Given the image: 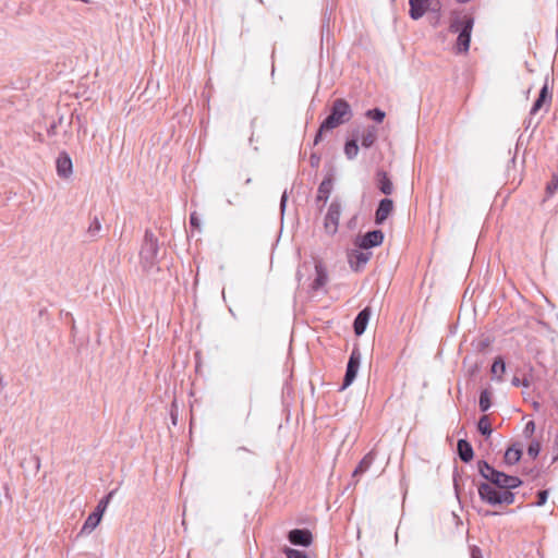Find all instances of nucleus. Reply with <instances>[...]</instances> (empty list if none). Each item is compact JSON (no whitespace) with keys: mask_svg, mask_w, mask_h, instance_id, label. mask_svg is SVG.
Wrapping results in <instances>:
<instances>
[{"mask_svg":"<svg viewBox=\"0 0 558 558\" xmlns=\"http://www.w3.org/2000/svg\"><path fill=\"white\" fill-rule=\"evenodd\" d=\"M494 379L497 381H502V374L506 372V362L502 356L495 357L492 369H490Z\"/></svg>","mask_w":558,"mask_h":558,"instance_id":"a878e982","label":"nucleus"},{"mask_svg":"<svg viewBox=\"0 0 558 558\" xmlns=\"http://www.w3.org/2000/svg\"><path fill=\"white\" fill-rule=\"evenodd\" d=\"M190 226L194 229H199L201 222L196 213L190 215Z\"/></svg>","mask_w":558,"mask_h":558,"instance_id":"58836bf2","label":"nucleus"},{"mask_svg":"<svg viewBox=\"0 0 558 558\" xmlns=\"http://www.w3.org/2000/svg\"><path fill=\"white\" fill-rule=\"evenodd\" d=\"M320 155L317 153H312L310 156V165L312 168H318L320 165Z\"/></svg>","mask_w":558,"mask_h":558,"instance_id":"e433bc0d","label":"nucleus"},{"mask_svg":"<svg viewBox=\"0 0 558 558\" xmlns=\"http://www.w3.org/2000/svg\"><path fill=\"white\" fill-rule=\"evenodd\" d=\"M377 140V128L374 125L367 126V129L364 131L361 144L364 148H371Z\"/></svg>","mask_w":558,"mask_h":558,"instance_id":"b1692460","label":"nucleus"},{"mask_svg":"<svg viewBox=\"0 0 558 558\" xmlns=\"http://www.w3.org/2000/svg\"><path fill=\"white\" fill-rule=\"evenodd\" d=\"M227 202H228L229 205H233V201L228 199Z\"/></svg>","mask_w":558,"mask_h":558,"instance_id":"4d7b16f0","label":"nucleus"},{"mask_svg":"<svg viewBox=\"0 0 558 558\" xmlns=\"http://www.w3.org/2000/svg\"><path fill=\"white\" fill-rule=\"evenodd\" d=\"M547 81H548V78L546 77L545 83L538 93V97L535 99V101L532 105V108L530 110V116L536 114L544 107V105L550 104L551 93L549 92Z\"/></svg>","mask_w":558,"mask_h":558,"instance_id":"dca6fc26","label":"nucleus"},{"mask_svg":"<svg viewBox=\"0 0 558 558\" xmlns=\"http://www.w3.org/2000/svg\"><path fill=\"white\" fill-rule=\"evenodd\" d=\"M477 430L485 437H489L493 433L492 424L488 415H482L477 422Z\"/></svg>","mask_w":558,"mask_h":558,"instance_id":"bb28decb","label":"nucleus"},{"mask_svg":"<svg viewBox=\"0 0 558 558\" xmlns=\"http://www.w3.org/2000/svg\"><path fill=\"white\" fill-rule=\"evenodd\" d=\"M352 116L349 102L343 98H337L331 104L329 114L323 120V128L333 130L350 121Z\"/></svg>","mask_w":558,"mask_h":558,"instance_id":"7ed1b4c3","label":"nucleus"},{"mask_svg":"<svg viewBox=\"0 0 558 558\" xmlns=\"http://www.w3.org/2000/svg\"><path fill=\"white\" fill-rule=\"evenodd\" d=\"M365 116L377 123H381L386 117V113L380 108H373L368 109Z\"/></svg>","mask_w":558,"mask_h":558,"instance_id":"7c9ffc66","label":"nucleus"},{"mask_svg":"<svg viewBox=\"0 0 558 558\" xmlns=\"http://www.w3.org/2000/svg\"><path fill=\"white\" fill-rule=\"evenodd\" d=\"M409 15L412 20H420L429 8V0H409Z\"/></svg>","mask_w":558,"mask_h":558,"instance_id":"a211bd4d","label":"nucleus"},{"mask_svg":"<svg viewBox=\"0 0 558 558\" xmlns=\"http://www.w3.org/2000/svg\"><path fill=\"white\" fill-rule=\"evenodd\" d=\"M525 129H529L532 124V118H530L527 121H525Z\"/></svg>","mask_w":558,"mask_h":558,"instance_id":"5fc2aeb1","label":"nucleus"},{"mask_svg":"<svg viewBox=\"0 0 558 558\" xmlns=\"http://www.w3.org/2000/svg\"><path fill=\"white\" fill-rule=\"evenodd\" d=\"M238 450L239 451H248V449H246L245 447H239Z\"/></svg>","mask_w":558,"mask_h":558,"instance_id":"6e6d98bb","label":"nucleus"},{"mask_svg":"<svg viewBox=\"0 0 558 558\" xmlns=\"http://www.w3.org/2000/svg\"><path fill=\"white\" fill-rule=\"evenodd\" d=\"M523 473L526 475H532L533 477L538 476V471H536L535 469H529V470L524 469Z\"/></svg>","mask_w":558,"mask_h":558,"instance_id":"de8ad7c7","label":"nucleus"},{"mask_svg":"<svg viewBox=\"0 0 558 558\" xmlns=\"http://www.w3.org/2000/svg\"><path fill=\"white\" fill-rule=\"evenodd\" d=\"M287 202H288V194H287V191H284L282 193V195H281V198H280V209H281L282 213L286 209Z\"/></svg>","mask_w":558,"mask_h":558,"instance_id":"a19ab883","label":"nucleus"},{"mask_svg":"<svg viewBox=\"0 0 558 558\" xmlns=\"http://www.w3.org/2000/svg\"><path fill=\"white\" fill-rule=\"evenodd\" d=\"M372 257L371 252H364V250H352L348 253V262L351 267V269L355 272L361 271L366 263Z\"/></svg>","mask_w":558,"mask_h":558,"instance_id":"9d476101","label":"nucleus"},{"mask_svg":"<svg viewBox=\"0 0 558 558\" xmlns=\"http://www.w3.org/2000/svg\"><path fill=\"white\" fill-rule=\"evenodd\" d=\"M246 184L251 183V179L248 178L246 181H245Z\"/></svg>","mask_w":558,"mask_h":558,"instance_id":"13d9d810","label":"nucleus"},{"mask_svg":"<svg viewBox=\"0 0 558 558\" xmlns=\"http://www.w3.org/2000/svg\"><path fill=\"white\" fill-rule=\"evenodd\" d=\"M492 407V393L488 389H483L480 393L478 408L485 413Z\"/></svg>","mask_w":558,"mask_h":558,"instance_id":"cd10ccee","label":"nucleus"},{"mask_svg":"<svg viewBox=\"0 0 558 558\" xmlns=\"http://www.w3.org/2000/svg\"><path fill=\"white\" fill-rule=\"evenodd\" d=\"M480 368H481V364H478V363H475L473 366H471L469 369L470 376L471 377L475 376L478 373Z\"/></svg>","mask_w":558,"mask_h":558,"instance_id":"37998d69","label":"nucleus"},{"mask_svg":"<svg viewBox=\"0 0 558 558\" xmlns=\"http://www.w3.org/2000/svg\"><path fill=\"white\" fill-rule=\"evenodd\" d=\"M558 191V173H554L551 180L546 185V195L553 196Z\"/></svg>","mask_w":558,"mask_h":558,"instance_id":"473e14b6","label":"nucleus"},{"mask_svg":"<svg viewBox=\"0 0 558 558\" xmlns=\"http://www.w3.org/2000/svg\"><path fill=\"white\" fill-rule=\"evenodd\" d=\"M102 515L96 512L95 510L87 517L85 520L80 534H89L92 533L100 523Z\"/></svg>","mask_w":558,"mask_h":558,"instance_id":"4be33fe9","label":"nucleus"},{"mask_svg":"<svg viewBox=\"0 0 558 558\" xmlns=\"http://www.w3.org/2000/svg\"><path fill=\"white\" fill-rule=\"evenodd\" d=\"M356 222H357V216L354 215L347 223L348 228L349 229H354L356 227Z\"/></svg>","mask_w":558,"mask_h":558,"instance_id":"c03bdc74","label":"nucleus"},{"mask_svg":"<svg viewBox=\"0 0 558 558\" xmlns=\"http://www.w3.org/2000/svg\"><path fill=\"white\" fill-rule=\"evenodd\" d=\"M328 131H331V130L330 129H324L323 128V122H322L319 128H318V130H317V132H316V134H315L313 145L314 146L318 145L322 142V140H323V134L325 132H328Z\"/></svg>","mask_w":558,"mask_h":558,"instance_id":"c9c22d12","label":"nucleus"},{"mask_svg":"<svg viewBox=\"0 0 558 558\" xmlns=\"http://www.w3.org/2000/svg\"><path fill=\"white\" fill-rule=\"evenodd\" d=\"M530 380L526 376H524L522 379H521V386L523 387H530Z\"/></svg>","mask_w":558,"mask_h":558,"instance_id":"3c124183","label":"nucleus"},{"mask_svg":"<svg viewBox=\"0 0 558 558\" xmlns=\"http://www.w3.org/2000/svg\"><path fill=\"white\" fill-rule=\"evenodd\" d=\"M458 456L462 462L469 463L474 458V450L470 441L466 439H459L457 442Z\"/></svg>","mask_w":558,"mask_h":558,"instance_id":"aec40b11","label":"nucleus"},{"mask_svg":"<svg viewBox=\"0 0 558 558\" xmlns=\"http://www.w3.org/2000/svg\"><path fill=\"white\" fill-rule=\"evenodd\" d=\"M473 25L474 19L471 15H464L462 17L456 16L451 20L449 29L450 32L458 34L456 44L458 53H465L469 51Z\"/></svg>","mask_w":558,"mask_h":558,"instance_id":"f257e3e1","label":"nucleus"},{"mask_svg":"<svg viewBox=\"0 0 558 558\" xmlns=\"http://www.w3.org/2000/svg\"><path fill=\"white\" fill-rule=\"evenodd\" d=\"M56 132H57V124L56 122H53L47 130V133L49 136H53L56 135Z\"/></svg>","mask_w":558,"mask_h":558,"instance_id":"49530a36","label":"nucleus"},{"mask_svg":"<svg viewBox=\"0 0 558 558\" xmlns=\"http://www.w3.org/2000/svg\"><path fill=\"white\" fill-rule=\"evenodd\" d=\"M341 211V201L339 197H335L331 201L324 219V229L327 234L335 235L337 233Z\"/></svg>","mask_w":558,"mask_h":558,"instance_id":"39448f33","label":"nucleus"},{"mask_svg":"<svg viewBox=\"0 0 558 558\" xmlns=\"http://www.w3.org/2000/svg\"><path fill=\"white\" fill-rule=\"evenodd\" d=\"M117 493V489L110 490L106 496H104L97 507L95 508V511L99 514L104 515L108 505L110 504L111 499L113 498L114 494Z\"/></svg>","mask_w":558,"mask_h":558,"instance_id":"c756f323","label":"nucleus"},{"mask_svg":"<svg viewBox=\"0 0 558 558\" xmlns=\"http://www.w3.org/2000/svg\"><path fill=\"white\" fill-rule=\"evenodd\" d=\"M315 270L316 277L312 283V289L317 291L320 290L327 283L328 275L326 269L320 264L315 265Z\"/></svg>","mask_w":558,"mask_h":558,"instance_id":"5701e85b","label":"nucleus"},{"mask_svg":"<svg viewBox=\"0 0 558 558\" xmlns=\"http://www.w3.org/2000/svg\"><path fill=\"white\" fill-rule=\"evenodd\" d=\"M287 539L293 546L310 547L313 544V534L306 529H292L287 534Z\"/></svg>","mask_w":558,"mask_h":558,"instance_id":"1a4fd4ad","label":"nucleus"},{"mask_svg":"<svg viewBox=\"0 0 558 558\" xmlns=\"http://www.w3.org/2000/svg\"><path fill=\"white\" fill-rule=\"evenodd\" d=\"M375 458L376 453L373 450L366 453L354 469L352 477H357L364 474L371 468V465L375 461Z\"/></svg>","mask_w":558,"mask_h":558,"instance_id":"412c9836","label":"nucleus"},{"mask_svg":"<svg viewBox=\"0 0 558 558\" xmlns=\"http://www.w3.org/2000/svg\"><path fill=\"white\" fill-rule=\"evenodd\" d=\"M523 484L522 480L514 475H509L502 471L498 476V482L494 485L496 489H515Z\"/></svg>","mask_w":558,"mask_h":558,"instance_id":"2eb2a0df","label":"nucleus"},{"mask_svg":"<svg viewBox=\"0 0 558 558\" xmlns=\"http://www.w3.org/2000/svg\"><path fill=\"white\" fill-rule=\"evenodd\" d=\"M523 454V449L520 444H512L509 446L504 456V463L507 465L517 464Z\"/></svg>","mask_w":558,"mask_h":558,"instance_id":"6ab92c4d","label":"nucleus"},{"mask_svg":"<svg viewBox=\"0 0 558 558\" xmlns=\"http://www.w3.org/2000/svg\"><path fill=\"white\" fill-rule=\"evenodd\" d=\"M375 182H376V186L380 193H383L387 196L391 195L393 193V190H395L393 183L385 170L378 169L376 171Z\"/></svg>","mask_w":558,"mask_h":558,"instance_id":"4468645a","label":"nucleus"},{"mask_svg":"<svg viewBox=\"0 0 558 558\" xmlns=\"http://www.w3.org/2000/svg\"><path fill=\"white\" fill-rule=\"evenodd\" d=\"M453 488H454L457 497L459 498L460 486H459V480H458V474L457 473L453 474Z\"/></svg>","mask_w":558,"mask_h":558,"instance_id":"79ce46f5","label":"nucleus"},{"mask_svg":"<svg viewBox=\"0 0 558 558\" xmlns=\"http://www.w3.org/2000/svg\"><path fill=\"white\" fill-rule=\"evenodd\" d=\"M547 499H548V490L547 489H541L536 494V502H535V505L537 507H542V506H544L546 504Z\"/></svg>","mask_w":558,"mask_h":558,"instance_id":"f704fd0d","label":"nucleus"},{"mask_svg":"<svg viewBox=\"0 0 558 558\" xmlns=\"http://www.w3.org/2000/svg\"><path fill=\"white\" fill-rule=\"evenodd\" d=\"M171 420H172L173 425H175L177 420H178V414L173 410L171 411Z\"/></svg>","mask_w":558,"mask_h":558,"instance_id":"603ef678","label":"nucleus"},{"mask_svg":"<svg viewBox=\"0 0 558 558\" xmlns=\"http://www.w3.org/2000/svg\"><path fill=\"white\" fill-rule=\"evenodd\" d=\"M102 226L101 221L98 216L90 217L89 225L86 230V235L90 240H96L100 232H101Z\"/></svg>","mask_w":558,"mask_h":558,"instance_id":"393cba45","label":"nucleus"},{"mask_svg":"<svg viewBox=\"0 0 558 558\" xmlns=\"http://www.w3.org/2000/svg\"><path fill=\"white\" fill-rule=\"evenodd\" d=\"M470 551H471V558H484L482 555L481 548L477 546H472L470 548Z\"/></svg>","mask_w":558,"mask_h":558,"instance_id":"ea45409f","label":"nucleus"},{"mask_svg":"<svg viewBox=\"0 0 558 558\" xmlns=\"http://www.w3.org/2000/svg\"><path fill=\"white\" fill-rule=\"evenodd\" d=\"M344 154L349 160H352L357 156V154H359L357 138H351L345 142Z\"/></svg>","mask_w":558,"mask_h":558,"instance_id":"c85d7f7f","label":"nucleus"},{"mask_svg":"<svg viewBox=\"0 0 558 558\" xmlns=\"http://www.w3.org/2000/svg\"><path fill=\"white\" fill-rule=\"evenodd\" d=\"M555 447L557 449V454L553 458V462H556L558 460V433L555 437Z\"/></svg>","mask_w":558,"mask_h":558,"instance_id":"8fccbe9b","label":"nucleus"},{"mask_svg":"<svg viewBox=\"0 0 558 558\" xmlns=\"http://www.w3.org/2000/svg\"><path fill=\"white\" fill-rule=\"evenodd\" d=\"M158 251L159 244L156 235L150 230H146L140 252L141 262L145 270H150L157 264Z\"/></svg>","mask_w":558,"mask_h":558,"instance_id":"20e7f679","label":"nucleus"},{"mask_svg":"<svg viewBox=\"0 0 558 558\" xmlns=\"http://www.w3.org/2000/svg\"><path fill=\"white\" fill-rule=\"evenodd\" d=\"M480 499L493 507L509 506L515 500V494L509 489H496L489 484H476Z\"/></svg>","mask_w":558,"mask_h":558,"instance_id":"f03ea898","label":"nucleus"},{"mask_svg":"<svg viewBox=\"0 0 558 558\" xmlns=\"http://www.w3.org/2000/svg\"><path fill=\"white\" fill-rule=\"evenodd\" d=\"M393 211V201L391 198L385 197L379 201L377 208L375 210L374 222L377 226L383 225L387 218Z\"/></svg>","mask_w":558,"mask_h":558,"instance_id":"f8f14e48","label":"nucleus"},{"mask_svg":"<svg viewBox=\"0 0 558 558\" xmlns=\"http://www.w3.org/2000/svg\"><path fill=\"white\" fill-rule=\"evenodd\" d=\"M535 432V423L533 421H529L524 427L523 434L525 437H531Z\"/></svg>","mask_w":558,"mask_h":558,"instance_id":"4c0bfd02","label":"nucleus"},{"mask_svg":"<svg viewBox=\"0 0 558 558\" xmlns=\"http://www.w3.org/2000/svg\"><path fill=\"white\" fill-rule=\"evenodd\" d=\"M496 514H498V512H496V511H489V510H487V511L484 513V515H496Z\"/></svg>","mask_w":558,"mask_h":558,"instance_id":"864d4df0","label":"nucleus"},{"mask_svg":"<svg viewBox=\"0 0 558 558\" xmlns=\"http://www.w3.org/2000/svg\"><path fill=\"white\" fill-rule=\"evenodd\" d=\"M511 384L514 387H519V386H521V379L518 376H513Z\"/></svg>","mask_w":558,"mask_h":558,"instance_id":"09e8293b","label":"nucleus"},{"mask_svg":"<svg viewBox=\"0 0 558 558\" xmlns=\"http://www.w3.org/2000/svg\"><path fill=\"white\" fill-rule=\"evenodd\" d=\"M541 452V442L539 440L533 439L527 447V456L532 459H536Z\"/></svg>","mask_w":558,"mask_h":558,"instance_id":"72a5a7b5","label":"nucleus"},{"mask_svg":"<svg viewBox=\"0 0 558 558\" xmlns=\"http://www.w3.org/2000/svg\"><path fill=\"white\" fill-rule=\"evenodd\" d=\"M282 553L284 554L286 558H310L307 553L288 546L283 547Z\"/></svg>","mask_w":558,"mask_h":558,"instance_id":"2f4dec72","label":"nucleus"},{"mask_svg":"<svg viewBox=\"0 0 558 558\" xmlns=\"http://www.w3.org/2000/svg\"><path fill=\"white\" fill-rule=\"evenodd\" d=\"M384 232L379 229L367 231L363 235H357L354 240V246L367 251L372 247L379 246L384 242Z\"/></svg>","mask_w":558,"mask_h":558,"instance_id":"0eeeda50","label":"nucleus"},{"mask_svg":"<svg viewBox=\"0 0 558 558\" xmlns=\"http://www.w3.org/2000/svg\"><path fill=\"white\" fill-rule=\"evenodd\" d=\"M57 173L62 179H68L73 173V162L66 151H61L56 160Z\"/></svg>","mask_w":558,"mask_h":558,"instance_id":"ddd939ff","label":"nucleus"},{"mask_svg":"<svg viewBox=\"0 0 558 558\" xmlns=\"http://www.w3.org/2000/svg\"><path fill=\"white\" fill-rule=\"evenodd\" d=\"M333 187V174L328 173L324 180L320 182L317 189V195L315 197V203L318 207L319 213L323 211L324 206L326 205L331 191Z\"/></svg>","mask_w":558,"mask_h":558,"instance_id":"6e6552de","label":"nucleus"},{"mask_svg":"<svg viewBox=\"0 0 558 558\" xmlns=\"http://www.w3.org/2000/svg\"><path fill=\"white\" fill-rule=\"evenodd\" d=\"M477 471L478 474L485 480V482H481L480 484H489L494 487V485L498 482L500 471L490 465L486 460L477 461Z\"/></svg>","mask_w":558,"mask_h":558,"instance_id":"9b49d317","label":"nucleus"},{"mask_svg":"<svg viewBox=\"0 0 558 558\" xmlns=\"http://www.w3.org/2000/svg\"><path fill=\"white\" fill-rule=\"evenodd\" d=\"M489 344H490V341H489L488 339H485V340L480 341V343H478V347H477V348H478V350H480V351H483V350H485Z\"/></svg>","mask_w":558,"mask_h":558,"instance_id":"a18cd8bd","label":"nucleus"},{"mask_svg":"<svg viewBox=\"0 0 558 558\" xmlns=\"http://www.w3.org/2000/svg\"><path fill=\"white\" fill-rule=\"evenodd\" d=\"M371 308L367 306L361 310L354 318L353 330L356 336H362L366 330L367 324L371 318Z\"/></svg>","mask_w":558,"mask_h":558,"instance_id":"f3484780","label":"nucleus"},{"mask_svg":"<svg viewBox=\"0 0 558 558\" xmlns=\"http://www.w3.org/2000/svg\"><path fill=\"white\" fill-rule=\"evenodd\" d=\"M361 364V352L357 347H354L349 356L347 368L340 390H344L350 387L357 376V372Z\"/></svg>","mask_w":558,"mask_h":558,"instance_id":"423d86ee","label":"nucleus"}]
</instances>
